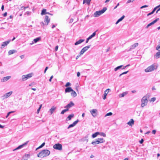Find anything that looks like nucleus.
Returning <instances> with one entry per match:
<instances>
[{"mask_svg": "<svg viewBox=\"0 0 160 160\" xmlns=\"http://www.w3.org/2000/svg\"><path fill=\"white\" fill-rule=\"evenodd\" d=\"M50 151L47 149H44L40 152L37 154V156L38 158H43L47 157L50 155Z\"/></svg>", "mask_w": 160, "mask_h": 160, "instance_id": "obj_1", "label": "nucleus"}, {"mask_svg": "<svg viewBox=\"0 0 160 160\" xmlns=\"http://www.w3.org/2000/svg\"><path fill=\"white\" fill-rule=\"evenodd\" d=\"M107 9L106 7L96 12L94 14L93 16L95 17L99 16L100 15L103 13Z\"/></svg>", "mask_w": 160, "mask_h": 160, "instance_id": "obj_2", "label": "nucleus"}, {"mask_svg": "<svg viewBox=\"0 0 160 160\" xmlns=\"http://www.w3.org/2000/svg\"><path fill=\"white\" fill-rule=\"evenodd\" d=\"M50 21V18L48 15H46L45 17L44 22H42L41 23V25L42 26L45 25H48V23Z\"/></svg>", "mask_w": 160, "mask_h": 160, "instance_id": "obj_3", "label": "nucleus"}, {"mask_svg": "<svg viewBox=\"0 0 160 160\" xmlns=\"http://www.w3.org/2000/svg\"><path fill=\"white\" fill-rule=\"evenodd\" d=\"M155 67L154 64L152 65L145 69V71L146 72H152L155 69Z\"/></svg>", "mask_w": 160, "mask_h": 160, "instance_id": "obj_4", "label": "nucleus"}, {"mask_svg": "<svg viewBox=\"0 0 160 160\" xmlns=\"http://www.w3.org/2000/svg\"><path fill=\"white\" fill-rule=\"evenodd\" d=\"M33 75L32 73H31L27 75H23L22 77V80L23 81L26 80L27 79L31 78Z\"/></svg>", "mask_w": 160, "mask_h": 160, "instance_id": "obj_5", "label": "nucleus"}, {"mask_svg": "<svg viewBox=\"0 0 160 160\" xmlns=\"http://www.w3.org/2000/svg\"><path fill=\"white\" fill-rule=\"evenodd\" d=\"M148 102L147 98L146 96L143 97L142 99L141 106L143 107L147 105Z\"/></svg>", "mask_w": 160, "mask_h": 160, "instance_id": "obj_6", "label": "nucleus"}, {"mask_svg": "<svg viewBox=\"0 0 160 160\" xmlns=\"http://www.w3.org/2000/svg\"><path fill=\"white\" fill-rule=\"evenodd\" d=\"M156 49L158 51L155 55L156 58H158L160 57V43L157 46L156 48Z\"/></svg>", "mask_w": 160, "mask_h": 160, "instance_id": "obj_7", "label": "nucleus"}, {"mask_svg": "<svg viewBox=\"0 0 160 160\" xmlns=\"http://www.w3.org/2000/svg\"><path fill=\"white\" fill-rule=\"evenodd\" d=\"M62 145L59 143L56 144L53 146V148L56 150H61L62 149Z\"/></svg>", "mask_w": 160, "mask_h": 160, "instance_id": "obj_8", "label": "nucleus"}, {"mask_svg": "<svg viewBox=\"0 0 160 160\" xmlns=\"http://www.w3.org/2000/svg\"><path fill=\"white\" fill-rule=\"evenodd\" d=\"M90 46H88L83 48L81 51L80 52V55H82L86 51H87L89 48Z\"/></svg>", "mask_w": 160, "mask_h": 160, "instance_id": "obj_9", "label": "nucleus"}, {"mask_svg": "<svg viewBox=\"0 0 160 160\" xmlns=\"http://www.w3.org/2000/svg\"><path fill=\"white\" fill-rule=\"evenodd\" d=\"M74 105V103L72 102L71 101L69 104L65 107V108L68 109V110L70 108L73 106Z\"/></svg>", "mask_w": 160, "mask_h": 160, "instance_id": "obj_10", "label": "nucleus"}, {"mask_svg": "<svg viewBox=\"0 0 160 160\" xmlns=\"http://www.w3.org/2000/svg\"><path fill=\"white\" fill-rule=\"evenodd\" d=\"M46 11H47V10L46 9H43L41 13V15H45L46 14H48L50 15L51 16L53 15L52 14L50 13L49 12H47Z\"/></svg>", "mask_w": 160, "mask_h": 160, "instance_id": "obj_11", "label": "nucleus"}, {"mask_svg": "<svg viewBox=\"0 0 160 160\" xmlns=\"http://www.w3.org/2000/svg\"><path fill=\"white\" fill-rule=\"evenodd\" d=\"M97 110L96 109H93L90 111L91 114L93 117L96 116L97 115Z\"/></svg>", "mask_w": 160, "mask_h": 160, "instance_id": "obj_12", "label": "nucleus"}, {"mask_svg": "<svg viewBox=\"0 0 160 160\" xmlns=\"http://www.w3.org/2000/svg\"><path fill=\"white\" fill-rule=\"evenodd\" d=\"M11 78V77L10 76H8L6 77H4L1 80V81L2 82L7 81L9 79H10Z\"/></svg>", "mask_w": 160, "mask_h": 160, "instance_id": "obj_13", "label": "nucleus"}, {"mask_svg": "<svg viewBox=\"0 0 160 160\" xmlns=\"http://www.w3.org/2000/svg\"><path fill=\"white\" fill-rule=\"evenodd\" d=\"M10 41V40H9L8 41H5L2 43V44L1 45V48H2L5 46H6Z\"/></svg>", "mask_w": 160, "mask_h": 160, "instance_id": "obj_14", "label": "nucleus"}, {"mask_svg": "<svg viewBox=\"0 0 160 160\" xmlns=\"http://www.w3.org/2000/svg\"><path fill=\"white\" fill-rule=\"evenodd\" d=\"M28 141H27L25 143H24L23 144L19 146L17 148H16L15 149H14L13 150V151L16 150L20 148H22L24 146L28 144Z\"/></svg>", "mask_w": 160, "mask_h": 160, "instance_id": "obj_15", "label": "nucleus"}, {"mask_svg": "<svg viewBox=\"0 0 160 160\" xmlns=\"http://www.w3.org/2000/svg\"><path fill=\"white\" fill-rule=\"evenodd\" d=\"M134 121L132 119L130 120L129 122L127 123V124L131 126H132L134 123Z\"/></svg>", "mask_w": 160, "mask_h": 160, "instance_id": "obj_16", "label": "nucleus"}, {"mask_svg": "<svg viewBox=\"0 0 160 160\" xmlns=\"http://www.w3.org/2000/svg\"><path fill=\"white\" fill-rule=\"evenodd\" d=\"M78 122V120L75 121V122H73V123L72 124H71L68 127V128H70L71 127H73L75 126L77 124V123Z\"/></svg>", "mask_w": 160, "mask_h": 160, "instance_id": "obj_17", "label": "nucleus"}, {"mask_svg": "<svg viewBox=\"0 0 160 160\" xmlns=\"http://www.w3.org/2000/svg\"><path fill=\"white\" fill-rule=\"evenodd\" d=\"M110 90V89H108L105 91L104 95L103 97V99L104 100L106 98V96L108 92V91H109Z\"/></svg>", "mask_w": 160, "mask_h": 160, "instance_id": "obj_18", "label": "nucleus"}, {"mask_svg": "<svg viewBox=\"0 0 160 160\" xmlns=\"http://www.w3.org/2000/svg\"><path fill=\"white\" fill-rule=\"evenodd\" d=\"M12 92H8L7 93L4 95V97H5V98H7L9 97L12 94Z\"/></svg>", "mask_w": 160, "mask_h": 160, "instance_id": "obj_19", "label": "nucleus"}, {"mask_svg": "<svg viewBox=\"0 0 160 160\" xmlns=\"http://www.w3.org/2000/svg\"><path fill=\"white\" fill-rule=\"evenodd\" d=\"M72 91V89L71 87H68L66 88L65 89V92L66 93Z\"/></svg>", "mask_w": 160, "mask_h": 160, "instance_id": "obj_20", "label": "nucleus"}, {"mask_svg": "<svg viewBox=\"0 0 160 160\" xmlns=\"http://www.w3.org/2000/svg\"><path fill=\"white\" fill-rule=\"evenodd\" d=\"M84 39H80L78 41L76 42L74 44L75 45H78L79 44H80L82 42H84Z\"/></svg>", "mask_w": 160, "mask_h": 160, "instance_id": "obj_21", "label": "nucleus"}, {"mask_svg": "<svg viewBox=\"0 0 160 160\" xmlns=\"http://www.w3.org/2000/svg\"><path fill=\"white\" fill-rule=\"evenodd\" d=\"M17 52V51L16 50H9L8 52V54L9 55L13 54Z\"/></svg>", "mask_w": 160, "mask_h": 160, "instance_id": "obj_22", "label": "nucleus"}, {"mask_svg": "<svg viewBox=\"0 0 160 160\" xmlns=\"http://www.w3.org/2000/svg\"><path fill=\"white\" fill-rule=\"evenodd\" d=\"M41 39V38L40 37H38V38H35L33 40V42H32V43L31 44H32L33 43H36L37 42H38V41L40 40Z\"/></svg>", "mask_w": 160, "mask_h": 160, "instance_id": "obj_23", "label": "nucleus"}, {"mask_svg": "<svg viewBox=\"0 0 160 160\" xmlns=\"http://www.w3.org/2000/svg\"><path fill=\"white\" fill-rule=\"evenodd\" d=\"M128 92H123L121 94H120L119 95V98H122L123 97H124L127 94Z\"/></svg>", "mask_w": 160, "mask_h": 160, "instance_id": "obj_24", "label": "nucleus"}, {"mask_svg": "<svg viewBox=\"0 0 160 160\" xmlns=\"http://www.w3.org/2000/svg\"><path fill=\"white\" fill-rule=\"evenodd\" d=\"M138 43H134L133 45H132L131 46V48H130V50L131 49H133L134 48L138 46Z\"/></svg>", "mask_w": 160, "mask_h": 160, "instance_id": "obj_25", "label": "nucleus"}, {"mask_svg": "<svg viewBox=\"0 0 160 160\" xmlns=\"http://www.w3.org/2000/svg\"><path fill=\"white\" fill-rule=\"evenodd\" d=\"M71 95L73 97H75L77 96V93L75 91L72 90V91H71Z\"/></svg>", "mask_w": 160, "mask_h": 160, "instance_id": "obj_26", "label": "nucleus"}, {"mask_svg": "<svg viewBox=\"0 0 160 160\" xmlns=\"http://www.w3.org/2000/svg\"><path fill=\"white\" fill-rule=\"evenodd\" d=\"M56 109V107L54 106H53L52 107V108L50 109V111L51 112V114H52L53 113Z\"/></svg>", "mask_w": 160, "mask_h": 160, "instance_id": "obj_27", "label": "nucleus"}, {"mask_svg": "<svg viewBox=\"0 0 160 160\" xmlns=\"http://www.w3.org/2000/svg\"><path fill=\"white\" fill-rule=\"evenodd\" d=\"M125 16L123 15L116 22V24H117L119 22L122 21L124 18Z\"/></svg>", "mask_w": 160, "mask_h": 160, "instance_id": "obj_28", "label": "nucleus"}, {"mask_svg": "<svg viewBox=\"0 0 160 160\" xmlns=\"http://www.w3.org/2000/svg\"><path fill=\"white\" fill-rule=\"evenodd\" d=\"M91 1V0H83V3L84 4V3H86L89 5Z\"/></svg>", "mask_w": 160, "mask_h": 160, "instance_id": "obj_29", "label": "nucleus"}, {"mask_svg": "<svg viewBox=\"0 0 160 160\" xmlns=\"http://www.w3.org/2000/svg\"><path fill=\"white\" fill-rule=\"evenodd\" d=\"M99 141L98 140V139H97L95 141H93V142H92V144H98L99 143Z\"/></svg>", "mask_w": 160, "mask_h": 160, "instance_id": "obj_30", "label": "nucleus"}, {"mask_svg": "<svg viewBox=\"0 0 160 160\" xmlns=\"http://www.w3.org/2000/svg\"><path fill=\"white\" fill-rule=\"evenodd\" d=\"M99 141L98 140V139H97L95 141H93V142H92V144H98L99 143Z\"/></svg>", "mask_w": 160, "mask_h": 160, "instance_id": "obj_31", "label": "nucleus"}, {"mask_svg": "<svg viewBox=\"0 0 160 160\" xmlns=\"http://www.w3.org/2000/svg\"><path fill=\"white\" fill-rule=\"evenodd\" d=\"M74 117L73 114H71L69 115L68 117L67 118V119H68V120H70L71 119V118Z\"/></svg>", "mask_w": 160, "mask_h": 160, "instance_id": "obj_32", "label": "nucleus"}, {"mask_svg": "<svg viewBox=\"0 0 160 160\" xmlns=\"http://www.w3.org/2000/svg\"><path fill=\"white\" fill-rule=\"evenodd\" d=\"M99 134H100L99 132H96L95 133H94V134H93L92 135V136L93 138H95Z\"/></svg>", "mask_w": 160, "mask_h": 160, "instance_id": "obj_33", "label": "nucleus"}, {"mask_svg": "<svg viewBox=\"0 0 160 160\" xmlns=\"http://www.w3.org/2000/svg\"><path fill=\"white\" fill-rule=\"evenodd\" d=\"M45 143L44 142H43L42 143V144L39 147L37 148L36 149V150H37L38 149L42 148V147L45 145Z\"/></svg>", "mask_w": 160, "mask_h": 160, "instance_id": "obj_34", "label": "nucleus"}, {"mask_svg": "<svg viewBox=\"0 0 160 160\" xmlns=\"http://www.w3.org/2000/svg\"><path fill=\"white\" fill-rule=\"evenodd\" d=\"M97 139L99 141L100 143L103 142L104 141L103 139L102 138H99Z\"/></svg>", "mask_w": 160, "mask_h": 160, "instance_id": "obj_35", "label": "nucleus"}, {"mask_svg": "<svg viewBox=\"0 0 160 160\" xmlns=\"http://www.w3.org/2000/svg\"><path fill=\"white\" fill-rule=\"evenodd\" d=\"M155 23L154 22V21H152V22L150 23H149L148 24V25L146 27V28H148L151 25Z\"/></svg>", "mask_w": 160, "mask_h": 160, "instance_id": "obj_36", "label": "nucleus"}, {"mask_svg": "<svg viewBox=\"0 0 160 160\" xmlns=\"http://www.w3.org/2000/svg\"><path fill=\"white\" fill-rule=\"evenodd\" d=\"M68 109L66 108V109H65L61 112V114H63L65 112H66L67 111H68Z\"/></svg>", "mask_w": 160, "mask_h": 160, "instance_id": "obj_37", "label": "nucleus"}, {"mask_svg": "<svg viewBox=\"0 0 160 160\" xmlns=\"http://www.w3.org/2000/svg\"><path fill=\"white\" fill-rule=\"evenodd\" d=\"M96 31H95V32H93L92 34L89 37L91 39L93 37H94L96 33Z\"/></svg>", "mask_w": 160, "mask_h": 160, "instance_id": "obj_38", "label": "nucleus"}, {"mask_svg": "<svg viewBox=\"0 0 160 160\" xmlns=\"http://www.w3.org/2000/svg\"><path fill=\"white\" fill-rule=\"evenodd\" d=\"M42 107V104H40L39 106V108L37 110V113L38 114L39 112V111H40V110L41 108Z\"/></svg>", "mask_w": 160, "mask_h": 160, "instance_id": "obj_39", "label": "nucleus"}, {"mask_svg": "<svg viewBox=\"0 0 160 160\" xmlns=\"http://www.w3.org/2000/svg\"><path fill=\"white\" fill-rule=\"evenodd\" d=\"M122 67V65H120V66L117 67H116V68H115V71H116L118 69H119V68H121Z\"/></svg>", "mask_w": 160, "mask_h": 160, "instance_id": "obj_40", "label": "nucleus"}, {"mask_svg": "<svg viewBox=\"0 0 160 160\" xmlns=\"http://www.w3.org/2000/svg\"><path fill=\"white\" fill-rule=\"evenodd\" d=\"M160 7V5H159L156 7H155L154 9H153V10H152V12L154 13L155 10H156V9L158 8L159 7Z\"/></svg>", "mask_w": 160, "mask_h": 160, "instance_id": "obj_41", "label": "nucleus"}, {"mask_svg": "<svg viewBox=\"0 0 160 160\" xmlns=\"http://www.w3.org/2000/svg\"><path fill=\"white\" fill-rule=\"evenodd\" d=\"M112 112H109L108 113H107L105 115V117H106L107 116H111L112 115Z\"/></svg>", "mask_w": 160, "mask_h": 160, "instance_id": "obj_42", "label": "nucleus"}, {"mask_svg": "<svg viewBox=\"0 0 160 160\" xmlns=\"http://www.w3.org/2000/svg\"><path fill=\"white\" fill-rule=\"evenodd\" d=\"M155 100H156V98L154 97V98H151L150 101L153 102L154 101H155Z\"/></svg>", "mask_w": 160, "mask_h": 160, "instance_id": "obj_43", "label": "nucleus"}, {"mask_svg": "<svg viewBox=\"0 0 160 160\" xmlns=\"http://www.w3.org/2000/svg\"><path fill=\"white\" fill-rule=\"evenodd\" d=\"M70 85H71V84L70 82H68L66 83V85H65V86L66 87H68L70 86Z\"/></svg>", "mask_w": 160, "mask_h": 160, "instance_id": "obj_44", "label": "nucleus"}, {"mask_svg": "<svg viewBox=\"0 0 160 160\" xmlns=\"http://www.w3.org/2000/svg\"><path fill=\"white\" fill-rule=\"evenodd\" d=\"M128 72V71H127L125 72L122 73H121V74H120V75L119 76H121L123 74H126Z\"/></svg>", "mask_w": 160, "mask_h": 160, "instance_id": "obj_45", "label": "nucleus"}, {"mask_svg": "<svg viewBox=\"0 0 160 160\" xmlns=\"http://www.w3.org/2000/svg\"><path fill=\"white\" fill-rule=\"evenodd\" d=\"M152 132L154 134H155L156 132V130H152Z\"/></svg>", "mask_w": 160, "mask_h": 160, "instance_id": "obj_46", "label": "nucleus"}, {"mask_svg": "<svg viewBox=\"0 0 160 160\" xmlns=\"http://www.w3.org/2000/svg\"><path fill=\"white\" fill-rule=\"evenodd\" d=\"M143 141H144V140H143V139H142L139 142L140 143H141V144L142 143H143Z\"/></svg>", "mask_w": 160, "mask_h": 160, "instance_id": "obj_47", "label": "nucleus"}, {"mask_svg": "<svg viewBox=\"0 0 160 160\" xmlns=\"http://www.w3.org/2000/svg\"><path fill=\"white\" fill-rule=\"evenodd\" d=\"M3 16L5 17L7 15V12H5L3 15Z\"/></svg>", "mask_w": 160, "mask_h": 160, "instance_id": "obj_48", "label": "nucleus"}, {"mask_svg": "<svg viewBox=\"0 0 160 160\" xmlns=\"http://www.w3.org/2000/svg\"><path fill=\"white\" fill-rule=\"evenodd\" d=\"M159 20V18H157L156 19H155V20H154L153 21L155 22V23H156Z\"/></svg>", "mask_w": 160, "mask_h": 160, "instance_id": "obj_49", "label": "nucleus"}, {"mask_svg": "<svg viewBox=\"0 0 160 160\" xmlns=\"http://www.w3.org/2000/svg\"><path fill=\"white\" fill-rule=\"evenodd\" d=\"M53 78V76L52 75V76L51 77H50V79H49V81L50 82H51L52 79V78Z\"/></svg>", "mask_w": 160, "mask_h": 160, "instance_id": "obj_50", "label": "nucleus"}, {"mask_svg": "<svg viewBox=\"0 0 160 160\" xmlns=\"http://www.w3.org/2000/svg\"><path fill=\"white\" fill-rule=\"evenodd\" d=\"M48 67H46L45 70H44V73H45L46 71L48 69Z\"/></svg>", "mask_w": 160, "mask_h": 160, "instance_id": "obj_51", "label": "nucleus"}, {"mask_svg": "<svg viewBox=\"0 0 160 160\" xmlns=\"http://www.w3.org/2000/svg\"><path fill=\"white\" fill-rule=\"evenodd\" d=\"M101 135H102L103 137H105L106 136V134L104 133H102L101 134Z\"/></svg>", "mask_w": 160, "mask_h": 160, "instance_id": "obj_52", "label": "nucleus"}, {"mask_svg": "<svg viewBox=\"0 0 160 160\" xmlns=\"http://www.w3.org/2000/svg\"><path fill=\"white\" fill-rule=\"evenodd\" d=\"M91 39L89 37H88V38H87L86 41V43H87L88 42L89 40Z\"/></svg>", "mask_w": 160, "mask_h": 160, "instance_id": "obj_53", "label": "nucleus"}, {"mask_svg": "<svg viewBox=\"0 0 160 160\" xmlns=\"http://www.w3.org/2000/svg\"><path fill=\"white\" fill-rule=\"evenodd\" d=\"M148 7V6L147 5H144V6H142V7H141V8H145V7Z\"/></svg>", "mask_w": 160, "mask_h": 160, "instance_id": "obj_54", "label": "nucleus"}, {"mask_svg": "<svg viewBox=\"0 0 160 160\" xmlns=\"http://www.w3.org/2000/svg\"><path fill=\"white\" fill-rule=\"evenodd\" d=\"M80 75V73L79 72H78L77 73V76L78 77H79Z\"/></svg>", "mask_w": 160, "mask_h": 160, "instance_id": "obj_55", "label": "nucleus"}, {"mask_svg": "<svg viewBox=\"0 0 160 160\" xmlns=\"http://www.w3.org/2000/svg\"><path fill=\"white\" fill-rule=\"evenodd\" d=\"M73 19H71L70 20V22L72 23L73 22Z\"/></svg>", "mask_w": 160, "mask_h": 160, "instance_id": "obj_56", "label": "nucleus"}, {"mask_svg": "<svg viewBox=\"0 0 160 160\" xmlns=\"http://www.w3.org/2000/svg\"><path fill=\"white\" fill-rule=\"evenodd\" d=\"M58 46H57L55 47V51H57L58 50Z\"/></svg>", "mask_w": 160, "mask_h": 160, "instance_id": "obj_57", "label": "nucleus"}, {"mask_svg": "<svg viewBox=\"0 0 160 160\" xmlns=\"http://www.w3.org/2000/svg\"><path fill=\"white\" fill-rule=\"evenodd\" d=\"M4 6L3 5H2L1 7V9H2V11H3L4 10Z\"/></svg>", "mask_w": 160, "mask_h": 160, "instance_id": "obj_58", "label": "nucleus"}, {"mask_svg": "<svg viewBox=\"0 0 160 160\" xmlns=\"http://www.w3.org/2000/svg\"><path fill=\"white\" fill-rule=\"evenodd\" d=\"M24 55H21L20 57L21 59L23 58H24Z\"/></svg>", "mask_w": 160, "mask_h": 160, "instance_id": "obj_59", "label": "nucleus"}, {"mask_svg": "<svg viewBox=\"0 0 160 160\" xmlns=\"http://www.w3.org/2000/svg\"><path fill=\"white\" fill-rule=\"evenodd\" d=\"M10 114V112H8V114H7V116H6V118H7L8 117V116H9V114Z\"/></svg>", "mask_w": 160, "mask_h": 160, "instance_id": "obj_60", "label": "nucleus"}, {"mask_svg": "<svg viewBox=\"0 0 160 160\" xmlns=\"http://www.w3.org/2000/svg\"><path fill=\"white\" fill-rule=\"evenodd\" d=\"M129 66V64H128V65H126V66H125L123 68V69H124L125 68H126V67H128V66Z\"/></svg>", "mask_w": 160, "mask_h": 160, "instance_id": "obj_61", "label": "nucleus"}, {"mask_svg": "<svg viewBox=\"0 0 160 160\" xmlns=\"http://www.w3.org/2000/svg\"><path fill=\"white\" fill-rule=\"evenodd\" d=\"M160 10V8H158L157 10V11L156 13H157Z\"/></svg>", "mask_w": 160, "mask_h": 160, "instance_id": "obj_62", "label": "nucleus"}, {"mask_svg": "<svg viewBox=\"0 0 160 160\" xmlns=\"http://www.w3.org/2000/svg\"><path fill=\"white\" fill-rule=\"evenodd\" d=\"M152 90H156V88H155V87L154 86L152 88Z\"/></svg>", "mask_w": 160, "mask_h": 160, "instance_id": "obj_63", "label": "nucleus"}, {"mask_svg": "<svg viewBox=\"0 0 160 160\" xmlns=\"http://www.w3.org/2000/svg\"><path fill=\"white\" fill-rule=\"evenodd\" d=\"M124 160H128V158H126L124 159Z\"/></svg>", "mask_w": 160, "mask_h": 160, "instance_id": "obj_64", "label": "nucleus"}]
</instances>
